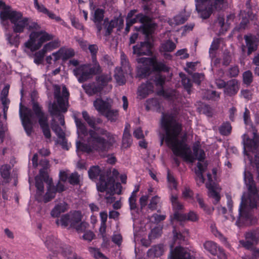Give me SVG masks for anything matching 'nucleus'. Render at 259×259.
Wrapping results in <instances>:
<instances>
[{
    "mask_svg": "<svg viewBox=\"0 0 259 259\" xmlns=\"http://www.w3.org/2000/svg\"><path fill=\"white\" fill-rule=\"evenodd\" d=\"M149 253L150 255H153L155 257H159L162 255V247L160 245L153 246L151 248Z\"/></svg>",
    "mask_w": 259,
    "mask_h": 259,
    "instance_id": "obj_52",
    "label": "nucleus"
},
{
    "mask_svg": "<svg viewBox=\"0 0 259 259\" xmlns=\"http://www.w3.org/2000/svg\"><path fill=\"white\" fill-rule=\"evenodd\" d=\"M0 18L3 25L7 24L8 20H10L13 24V30L15 33H22L24 28L28 24V19L23 17L22 14L18 11H13L12 9L0 1Z\"/></svg>",
    "mask_w": 259,
    "mask_h": 259,
    "instance_id": "obj_4",
    "label": "nucleus"
},
{
    "mask_svg": "<svg viewBox=\"0 0 259 259\" xmlns=\"http://www.w3.org/2000/svg\"><path fill=\"white\" fill-rule=\"evenodd\" d=\"M120 63L121 67H117L115 70L114 77L117 82L119 85H122L125 82L124 74L131 72L129 62L125 55L123 52H121L120 55Z\"/></svg>",
    "mask_w": 259,
    "mask_h": 259,
    "instance_id": "obj_12",
    "label": "nucleus"
},
{
    "mask_svg": "<svg viewBox=\"0 0 259 259\" xmlns=\"http://www.w3.org/2000/svg\"><path fill=\"white\" fill-rule=\"evenodd\" d=\"M136 12V10H132L128 13L126 18L127 25H130L131 26L134 23L139 22L142 23V25L139 28L138 30L142 31L144 34L148 35L150 33V30L146 29L144 26V24L149 22V18L140 13L137 15L135 18H132Z\"/></svg>",
    "mask_w": 259,
    "mask_h": 259,
    "instance_id": "obj_14",
    "label": "nucleus"
},
{
    "mask_svg": "<svg viewBox=\"0 0 259 259\" xmlns=\"http://www.w3.org/2000/svg\"><path fill=\"white\" fill-rule=\"evenodd\" d=\"M207 176L208 182L206 183V186L208 189V196L214 199L213 203L214 204H217L219 202L221 198L220 195V189L213 182L211 174H208Z\"/></svg>",
    "mask_w": 259,
    "mask_h": 259,
    "instance_id": "obj_17",
    "label": "nucleus"
},
{
    "mask_svg": "<svg viewBox=\"0 0 259 259\" xmlns=\"http://www.w3.org/2000/svg\"><path fill=\"white\" fill-rule=\"evenodd\" d=\"M251 251V255H245L242 257V259H257L259 258V249L256 247H253L252 246L250 249Z\"/></svg>",
    "mask_w": 259,
    "mask_h": 259,
    "instance_id": "obj_45",
    "label": "nucleus"
},
{
    "mask_svg": "<svg viewBox=\"0 0 259 259\" xmlns=\"http://www.w3.org/2000/svg\"><path fill=\"white\" fill-rule=\"evenodd\" d=\"M239 88L238 81L235 79H231L227 82L225 93L229 96H232L238 92Z\"/></svg>",
    "mask_w": 259,
    "mask_h": 259,
    "instance_id": "obj_26",
    "label": "nucleus"
},
{
    "mask_svg": "<svg viewBox=\"0 0 259 259\" xmlns=\"http://www.w3.org/2000/svg\"><path fill=\"white\" fill-rule=\"evenodd\" d=\"M244 39L246 46H243L242 50L244 52V48H247V55H250L252 52L255 51L258 47V40L256 36L252 35H245Z\"/></svg>",
    "mask_w": 259,
    "mask_h": 259,
    "instance_id": "obj_18",
    "label": "nucleus"
},
{
    "mask_svg": "<svg viewBox=\"0 0 259 259\" xmlns=\"http://www.w3.org/2000/svg\"><path fill=\"white\" fill-rule=\"evenodd\" d=\"M101 170L98 166H93L88 171L89 177L91 179L96 180L100 175Z\"/></svg>",
    "mask_w": 259,
    "mask_h": 259,
    "instance_id": "obj_42",
    "label": "nucleus"
},
{
    "mask_svg": "<svg viewBox=\"0 0 259 259\" xmlns=\"http://www.w3.org/2000/svg\"><path fill=\"white\" fill-rule=\"evenodd\" d=\"M53 39V35L44 30L33 31L29 34V39L24 46L31 51L34 52L40 48L46 41Z\"/></svg>",
    "mask_w": 259,
    "mask_h": 259,
    "instance_id": "obj_9",
    "label": "nucleus"
},
{
    "mask_svg": "<svg viewBox=\"0 0 259 259\" xmlns=\"http://www.w3.org/2000/svg\"><path fill=\"white\" fill-rule=\"evenodd\" d=\"M204 98L208 100H216L220 98V95L215 91H207V96H204Z\"/></svg>",
    "mask_w": 259,
    "mask_h": 259,
    "instance_id": "obj_57",
    "label": "nucleus"
},
{
    "mask_svg": "<svg viewBox=\"0 0 259 259\" xmlns=\"http://www.w3.org/2000/svg\"><path fill=\"white\" fill-rule=\"evenodd\" d=\"M170 200L172 208L175 211L174 214L176 212L179 213V211L183 208V205L179 202L177 195H172L170 198Z\"/></svg>",
    "mask_w": 259,
    "mask_h": 259,
    "instance_id": "obj_37",
    "label": "nucleus"
},
{
    "mask_svg": "<svg viewBox=\"0 0 259 259\" xmlns=\"http://www.w3.org/2000/svg\"><path fill=\"white\" fill-rule=\"evenodd\" d=\"M114 180L112 178L108 179L105 181L102 176H100L99 181L97 183V188L99 191L103 192L107 189L112 191L114 188Z\"/></svg>",
    "mask_w": 259,
    "mask_h": 259,
    "instance_id": "obj_23",
    "label": "nucleus"
},
{
    "mask_svg": "<svg viewBox=\"0 0 259 259\" xmlns=\"http://www.w3.org/2000/svg\"><path fill=\"white\" fill-rule=\"evenodd\" d=\"M68 209V204L62 201L55 206L51 212V215L53 218H58L61 213L65 212Z\"/></svg>",
    "mask_w": 259,
    "mask_h": 259,
    "instance_id": "obj_29",
    "label": "nucleus"
},
{
    "mask_svg": "<svg viewBox=\"0 0 259 259\" xmlns=\"http://www.w3.org/2000/svg\"><path fill=\"white\" fill-rule=\"evenodd\" d=\"M176 47L175 44L171 40H167L163 44V52H171L174 51Z\"/></svg>",
    "mask_w": 259,
    "mask_h": 259,
    "instance_id": "obj_53",
    "label": "nucleus"
},
{
    "mask_svg": "<svg viewBox=\"0 0 259 259\" xmlns=\"http://www.w3.org/2000/svg\"><path fill=\"white\" fill-rule=\"evenodd\" d=\"M224 0H195L196 9L200 17L206 19L209 17L213 9L222 8Z\"/></svg>",
    "mask_w": 259,
    "mask_h": 259,
    "instance_id": "obj_10",
    "label": "nucleus"
},
{
    "mask_svg": "<svg viewBox=\"0 0 259 259\" xmlns=\"http://www.w3.org/2000/svg\"><path fill=\"white\" fill-rule=\"evenodd\" d=\"M181 77L182 78V83L184 88L187 90L188 93L190 94V88L191 87L192 84L191 80L189 78L187 77L186 75L184 74H180Z\"/></svg>",
    "mask_w": 259,
    "mask_h": 259,
    "instance_id": "obj_47",
    "label": "nucleus"
},
{
    "mask_svg": "<svg viewBox=\"0 0 259 259\" xmlns=\"http://www.w3.org/2000/svg\"><path fill=\"white\" fill-rule=\"evenodd\" d=\"M197 170L195 171L196 175V180L197 184L198 185H200L203 184L204 181L203 172L206 167V165L205 163H202L201 162H198L197 164Z\"/></svg>",
    "mask_w": 259,
    "mask_h": 259,
    "instance_id": "obj_30",
    "label": "nucleus"
},
{
    "mask_svg": "<svg viewBox=\"0 0 259 259\" xmlns=\"http://www.w3.org/2000/svg\"><path fill=\"white\" fill-rule=\"evenodd\" d=\"M245 240L239 241L240 244L247 249H250L253 245L259 241V229L250 230L244 234Z\"/></svg>",
    "mask_w": 259,
    "mask_h": 259,
    "instance_id": "obj_16",
    "label": "nucleus"
},
{
    "mask_svg": "<svg viewBox=\"0 0 259 259\" xmlns=\"http://www.w3.org/2000/svg\"><path fill=\"white\" fill-rule=\"evenodd\" d=\"M46 53L42 49L34 54V62L37 64H41L43 61L44 56Z\"/></svg>",
    "mask_w": 259,
    "mask_h": 259,
    "instance_id": "obj_48",
    "label": "nucleus"
},
{
    "mask_svg": "<svg viewBox=\"0 0 259 259\" xmlns=\"http://www.w3.org/2000/svg\"><path fill=\"white\" fill-rule=\"evenodd\" d=\"M163 130L166 132V142L171 148L174 154L181 157L184 160L193 162L195 159L201 161L204 159L205 154L204 151L199 148L198 145L193 147V155L191 149L183 141L178 139L181 127L173 116L167 119L166 115L163 114Z\"/></svg>",
    "mask_w": 259,
    "mask_h": 259,
    "instance_id": "obj_2",
    "label": "nucleus"
},
{
    "mask_svg": "<svg viewBox=\"0 0 259 259\" xmlns=\"http://www.w3.org/2000/svg\"><path fill=\"white\" fill-rule=\"evenodd\" d=\"M167 179L169 187L170 189H176L177 187V183L174 176L170 173L169 170H167Z\"/></svg>",
    "mask_w": 259,
    "mask_h": 259,
    "instance_id": "obj_49",
    "label": "nucleus"
},
{
    "mask_svg": "<svg viewBox=\"0 0 259 259\" xmlns=\"http://www.w3.org/2000/svg\"><path fill=\"white\" fill-rule=\"evenodd\" d=\"M170 259H194L190 255L187 249L180 247H176L170 253Z\"/></svg>",
    "mask_w": 259,
    "mask_h": 259,
    "instance_id": "obj_22",
    "label": "nucleus"
},
{
    "mask_svg": "<svg viewBox=\"0 0 259 259\" xmlns=\"http://www.w3.org/2000/svg\"><path fill=\"white\" fill-rule=\"evenodd\" d=\"M105 116L108 120L111 121H115L118 117V113L117 110L111 109L110 108L107 109V111L103 114Z\"/></svg>",
    "mask_w": 259,
    "mask_h": 259,
    "instance_id": "obj_39",
    "label": "nucleus"
},
{
    "mask_svg": "<svg viewBox=\"0 0 259 259\" xmlns=\"http://www.w3.org/2000/svg\"><path fill=\"white\" fill-rule=\"evenodd\" d=\"M80 176L76 172L72 173L69 177V181L71 184L76 185L79 182Z\"/></svg>",
    "mask_w": 259,
    "mask_h": 259,
    "instance_id": "obj_61",
    "label": "nucleus"
},
{
    "mask_svg": "<svg viewBox=\"0 0 259 259\" xmlns=\"http://www.w3.org/2000/svg\"><path fill=\"white\" fill-rule=\"evenodd\" d=\"M163 83L164 81H168L172 75L171 68L163 63Z\"/></svg>",
    "mask_w": 259,
    "mask_h": 259,
    "instance_id": "obj_44",
    "label": "nucleus"
},
{
    "mask_svg": "<svg viewBox=\"0 0 259 259\" xmlns=\"http://www.w3.org/2000/svg\"><path fill=\"white\" fill-rule=\"evenodd\" d=\"M52 130L54 131L56 134L57 135L58 138L63 137L65 136V133L63 129H62L58 125L55 123L52 124Z\"/></svg>",
    "mask_w": 259,
    "mask_h": 259,
    "instance_id": "obj_55",
    "label": "nucleus"
},
{
    "mask_svg": "<svg viewBox=\"0 0 259 259\" xmlns=\"http://www.w3.org/2000/svg\"><path fill=\"white\" fill-rule=\"evenodd\" d=\"M174 218L179 221H196L198 220L197 214L194 211H191L188 214H182L176 212L174 214Z\"/></svg>",
    "mask_w": 259,
    "mask_h": 259,
    "instance_id": "obj_27",
    "label": "nucleus"
},
{
    "mask_svg": "<svg viewBox=\"0 0 259 259\" xmlns=\"http://www.w3.org/2000/svg\"><path fill=\"white\" fill-rule=\"evenodd\" d=\"M203 247L207 251L213 255L217 254L220 248L216 243L212 241H205L203 244Z\"/></svg>",
    "mask_w": 259,
    "mask_h": 259,
    "instance_id": "obj_32",
    "label": "nucleus"
},
{
    "mask_svg": "<svg viewBox=\"0 0 259 259\" xmlns=\"http://www.w3.org/2000/svg\"><path fill=\"white\" fill-rule=\"evenodd\" d=\"M57 143V144L60 145L62 148L66 150H68L69 144L67 143L66 139H65V136L63 137L59 138Z\"/></svg>",
    "mask_w": 259,
    "mask_h": 259,
    "instance_id": "obj_63",
    "label": "nucleus"
},
{
    "mask_svg": "<svg viewBox=\"0 0 259 259\" xmlns=\"http://www.w3.org/2000/svg\"><path fill=\"white\" fill-rule=\"evenodd\" d=\"M101 219V228H103L104 230L106 228V223L107 220L108 215L106 211L101 212L100 213Z\"/></svg>",
    "mask_w": 259,
    "mask_h": 259,
    "instance_id": "obj_64",
    "label": "nucleus"
},
{
    "mask_svg": "<svg viewBox=\"0 0 259 259\" xmlns=\"http://www.w3.org/2000/svg\"><path fill=\"white\" fill-rule=\"evenodd\" d=\"M6 39L11 46L18 47L20 44V37L19 34H14L9 32L5 33Z\"/></svg>",
    "mask_w": 259,
    "mask_h": 259,
    "instance_id": "obj_33",
    "label": "nucleus"
},
{
    "mask_svg": "<svg viewBox=\"0 0 259 259\" xmlns=\"http://www.w3.org/2000/svg\"><path fill=\"white\" fill-rule=\"evenodd\" d=\"M32 109L38 119V123L45 137L50 138L51 135L48 121V115L42 111L41 107L37 103H33Z\"/></svg>",
    "mask_w": 259,
    "mask_h": 259,
    "instance_id": "obj_11",
    "label": "nucleus"
},
{
    "mask_svg": "<svg viewBox=\"0 0 259 259\" xmlns=\"http://www.w3.org/2000/svg\"><path fill=\"white\" fill-rule=\"evenodd\" d=\"M104 11L102 9H96L94 13L93 20L96 25L98 32L102 29V22L104 18Z\"/></svg>",
    "mask_w": 259,
    "mask_h": 259,
    "instance_id": "obj_28",
    "label": "nucleus"
},
{
    "mask_svg": "<svg viewBox=\"0 0 259 259\" xmlns=\"http://www.w3.org/2000/svg\"><path fill=\"white\" fill-rule=\"evenodd\" d=\"M34 5L35 9L38 12L47 15L50 19H55L56 21H61L59 16H57L54 13L50 11L44 5L39 4L37 0H33Z\"/></svg>",
    "mask_w": 259,
    "mask_h": 259,
    "instance_id": "obj_24",
    "label": "nucleus"
},
{
    "mask_svg": "<svg viewBox=\"0 0 259 259\" xmlns=\"http://www.w3.org/2000/svg\"><path fill=\"white\" fill-rule=\"evenodd\" d=\"M56 192L55 191V187L54 186L49 185L48 187L47 192L45 195L43 200L45 202L50 201L55 196Z\"/></svg>",
    "mask_w": 259,
    "mask_h": 259,
    "instance_id": "obj_36",
    "label": "nucleus"
},
{
    "mask_svg": "<svg viewBox=\"0 0 259 259\" xmlns=\"http://www.w3.org/2000/svg\"><path fill=\"white\" fill-rule=\"evenodd\" d=\"M151 45L148 42H141L133 46V53L137 56L149 55L151 54Z\"/></svg>",
    "mask_w": 259,
    "mask_h": 259,
    "instance_id": "obj_19",
    "label": "nucleus"
},
{
    "mask_svg": "<svg viewBox=\"0 0 259 259\" xmlns=\"http://www.w3.org/2000/svg\"><path fill=\"white\" fill-rule=\"evenodd\" d=\"M1 172L2 177L7 181L10 176L9 167L7 165L2 166L1 168Z\"/></svg>",
    "mask_w": 259,
    "mask_h": 259,
    "instance_id": "obj_60",
    "label": "nucleus"
},
{
    "mask_svg": "<svg viewBox=\"0 0 259 259\" xmlns=\"http://www.w3.org/2000/svg\"><path fill=\"white\" fill-rule=\"evenodd\" d=\"M44 242L48 249L55 252H60V250L59 241L53 235L50 234L46 237L43 236Z\"/></svg>",
    "mask_w": 259,
    "mask_h": 259,
    "instance_id": "obj_20",
    "label": "nucleus"
},
{
    "mask_svg": "<svg viewBox=\"0 0 259 259\" xmlns=\"http://www.w3.org/2000/svg\"><path fill=\"white\" fill-rule=\"evenodd\" d=\"M81 218V212L75 211L63 215L60 219L56 220V223L58 225H60L64 228L70 225L77 231H83L89 225L85 222H82Z\"/></svg>",
    "mask_w": 259,
    "mask_h": 259,
    "instance_id": "obj_7",
    "label": "nucleus"
},
{
    "mask_svg": "<svg viewBox=\"0 0 259 259\" xmlns=\"http://www.w3.org/2000/svg\"><path fill=\"white\" fill-rule=\"evenodd\" d=\"M232 130L231 124L229 122L223 123L219 127V131L221 135L224 136L229 135Z\"/></svg>",
    "mask_w": 259,
    "mask_h": 259,
    "instance_id": "obj_43",
    "label": "nucleus"
},
{
    "mask_svg": "<svg viewBox=\"0 0 259 259\" xmlns=\"http://www.w3.org/2000/svg\"><path fill=\"white\" fill-rule=\"evenodd\" d=\"M160 200V197H159L155 196L152 197L149 204V208L152 210L156 209L157 204L159 202Z\"/></svg>",
    "mask_w": 259,
    "mask_h": 259,
    "instance_id": "obj_58",
    "label": "nucleus"
},
{
    "mask_svg": "<svg viewBox=\"0 0 259 259\" xmlns=\"http://www.w3.org/2000/svg\"><path fill=\"white\" fill-rule=\"evenodd\" d=\"M92 54V61H95L96 59V53H97L98 48L96 45H89L88 48Z\"/></svg>",
    "mask_w": 259,
    "mask_h": 259,
    "instance_id": "obj_56",
    "label": "nucleus"
},
{
    "mask_svg": "<svg viewBox=\"0 0 259 259\" xmlns=\"http://www.w3.org/2000/svg\"><path fill=\"white\" fill-rule=\"evenodd\" d=\"M182 196L186 200L193 199V192L189 187H185L182 191Z\"/></svg>",
    "mask_w": 259,
    "mask_h": 259,
    "instance_id": "obj_51",
    "label": "nucleus"
},
{
    "mask_svg": "<svg viewBox=\"0 0 259 259\" xmlns=\"http://www.w3.org/2000/svg\"><path fill=\"white\" fill-rule=\"evenodd\" d=\"M74 55V51L70 48H61L57 52L52 53L54 61L59 59L66 60Z\"/></svg>",
    "mask_w": 259,
    "mask_h": 259,
    "instance_id": "obj_21",
    "label": "nucleus"
},
{
    "mask_svg": "<svg viewBox=\"0 0 259 259\" xmlns=\"http://www.w3.org/2000/svg\"><path fill=\"white\" fill-rule=\"evenodd\" d=\"M42 162L44 163L45 166L43 169L40 170L39 175L37 176L35 178V187L36 188V197L38 200H41L40 197L44 193V187L43 181H45L48 177L46 169L48 166L49 162L45 159L42 161Z\"/></svg>",
    "mask_w": 259,
    "mask_h": 259,
    "instance_id": "obj_15",
    "label": "nucleus"
},
{
    "mask_svg": "<svg viewBox=\"0 0 259 259\" xmlns=\"http://www.w3.org/2000/svg\"><path fill=\"white\" fill-rule=\"evenodd\" d=\"M111 76L110 74H102L99 76L97 81L99 84V87H101V89L106 85H107L108 83L111 80Z\"/></svg>",
    "mask_w": 259,
    "mask_h": 259,
    "instance_id": "obj_38",
    "label": "nucleus"
},
{
    "mask_svg": "<svg viewBox=\"0 0 259 259\" xmlns=\"http://www.w3.org/2000/svg\"><path fill=\"white\" fill-rule=\"evenodd\" d=\"M139 62L144 63V65H153L154 72L158 75V80H157L156 77L154 79V83L157 89V95L154 98L146 101V109L147 111L153 110L160 112L162 102V64L158 61L156 57H142Z\"/></svg>",
    "mask_w": 259,
    "mask_h": 259,
    "instance_id": "obj_3",
    "label": "nucleus"
},
{
    "mask_svg": "<svg viewBox=\"0 0 259 259\" xmlns=\"http://www.w3.org/2000/svg\"><path fill=\"white\" fill-rule=\"evenodd\" d=\"M82 117L88 125L93 128L88 132L87 127L80 119L75 117V122L77 127V133L81 139L85 138V143L77 142V152L79 151L88 153L96 151H104L110 149L116 142L117 137L107 130L95 127L98 120L94 116H91L86 111L82 112Z\"/></svg>",
    "mask_w": 259,
    "mask_h": 259,
    "instance_id": "obj_1",
    "label": "nucleus"
},
{
    "mask_svg": "<svg viewBox=\"0 0 259 259\" xmlns=\"http://www.w3.org/2000/svg\"><path fill=\"white\" fill-rule=\"evenodd\" d=\"M87 94L92 96L99 92L101 90V87L97 85L95 83H90L89 84H83L82 85Z\"/></svg>",
    "mask_w": 259,
    "mask_h": 259,
    "instance_id": "obj_34",
    "label": "nucleus"
},
{
    "mask_svg": "<svg viewBox=\"0 0 259 259\" xmlns=\"http://www.w3.org/2000/svg\"><path fill=\"white\" fill-rule=\"evenodd\" d=\"M88 250L90 253L96 258V259H108L106 256H105L102 252H100L99 249L95 247H90Z\"/></svg>",
    "mask_w": 259,
    "mask_h": 259,
    "instance_id": "obj_41",
    "label": "nucleus"
},
{
    "mask_svg": "<svg viewBox=\"0 0 259 259\" xmlns=\"http://www.w3.org/2000/svg\"><path fill=\"white\" fill-rule=\"evenodd\" d=\"M92 62V64H82L73 69V74L79 82H83L90 78L92 75L101 72V67L97 59Z\"/></svg>",
    "mask_w": 259,
    "mask_h": 259,
    "instance_id": "obj_8",
    "label": "nucleus"
},
{
    "mask_svg": "<svg viewBox=\"0 0 259 259\" xmlns=\"http://www.w3.org/2000/svg\"><path fill=\"white\" fill-rule=\"evenodd\" d=\"M196 199L198 201L200 207L202 208L206 212L208 213H210L212 212L213 208H207L206 206L204 203L203 200L202 198L199 195L197 194L196 196Z\"/></svg>",
    "mask_w": 259,
    "mask_h": 259,
    "instance_id": "obj_50",
    "label": "nucleus"
},
{
    "mask_svg": "<svg viewBox=\"0 0 259 259\" xmlns=\"http://www.w3.org/2000/svg\"><path fill=\"white\" fill-rule=\"evenodd\" d=\"M187 20V18L183 14H181L177 15L172 18L168 19L167 21L170 26L175 27L177 25L184 23Z\"/></svg>",
    "mask_w": 259,
    "mask_h": 259,
    "instance_id": "obj_31",
    "label": "nucleus"
},
{
    "mask_svg": "<svg viewBox=\"0 0 259 259\" xmlns=\"http://www.w3.org/2000/svg\"><path fill=\"white\" fill-rule=\"evenodd\" d=\"M176 55L180 57L181 59H185L189 57V55L187 53V50L186 49H183L180 50H178L176 53Z\"/></svg>",
    "mask_w": 259,
    "mask_h": 259,
    "instance_id": "obj_62",
    "label": "nucleus"
},
{
    "mask_svg": "<svg viewBox=\"0 0 259 259\" xmlns=\"http://www.w3.org/2000/svg\"><path fill=\"white\" fill-rule=\"evenodd\" d=\"M119 21L121 24H123V20H118V19H114L110 21V22L108 21V19H105L104 21L103 24L105 25V28L107 30V34L109 35L112 30V29L117 24L118 21Z\"/></svg>",
    "mask_w": 259,
    "mask_h": 259,
    "instance_id": "obj_35",
    "label": "nucleus"
},
{
    "mask_svg": "<svg viewBox=\"0 0 259 259\" xmlns=\"http://www.w3.org/2000/svg\"><path fill=\"white\" fill-rule=\"evenodd\" d=\"M60 45V42L58 40H54L45 45L42 49L47 53L58 48Z\"/></svg>",
    "mask_w": 259,
    "mask_h": 259,
    "instance_id": "obj_40",
    "label": "nucleus"
},
{
    "mask_svg": "<svg viewBox=\"0 0 259 259\" xmlns=\"http://www.w3.org/2000/svg\"><path fill=\"white\" fill-rule=\"evenodd\" d=\"M19 114L22 123L27 135H31L32 131L33 114L30 109L23 107L20 104Z\"/></svg>",
    "mask_w": 259,
    "mask_h": 259,
    "instance_id": "obj_13",
    "label": "nucleus"
},
{
    "mask_svg": "<svg viewBox=\"0 0 259 259\" xmlns=\"http://www.w3.org/2000/svg\"><path fill=\"white\" fill-rule=\"evenodd\" d=\"M211 231L212 233L216 237H218L222 241H226V238L218 231L214 225L210 226Z\"/></svg>",
    "mask_w": 259,
    "mask_h": 259,
    "instance_id": "obj_59",
    "label": "nucleus"
},
{
    "mask_svg": "<svg viewBox=\"0 0 259 259\" xmlns=\"http://www.w3.org/2000/svg\"><path fill=\"white\" fill-rule=\"evenodd\" d=\"M132 143V139L130 134L126 133L123 135L122 147L123 148H127L129 147Z\"/></svg>",
    "mask_w": 259,
    "mask_h": 259,
    "instance_id": "obj_46",
    "label": "nucleus"
},
{
    "mask_svg": "<svg viewBox=\"0 0 259 259\" xmlns=\"http://www.w3.org/2000/svg\"><path fill=\"white\" fill-rule=\"evenodd\" d=\"M94 106L95 109L102 115H103L107 109L111 107V103L109 101H103L100 99H97L94 102Z\"/></svg>",
    "mask_w": 259,
    "mask_h": 259,
    "instance_id": "obj_25",
    "label": "nucleus"
},
{
    "mask_svg": "<svg viewBox=\"0 0 259 259\" xmlns=\"http://www.w3.org/2000/svg\"><path fill=\"white\" fill-rule=\"evenodd\" d=\"M69 93L67 88L63 86L62 90L58 85L54 87V96L57 102V105L54 103L49 107V111L53 117V121L55 120V118H58L60 123L64 125L65 121L64 116L61 114L62 112H65L67 110L68 106V98Z\"/></svg>",
    "mask_w": 259,
    "mask_h": 259,
    "instance_id": "obj_5",
    "label": "nucleus"
},
{
    "mask_svg": "<svg viewBox=\"0 0 259 259\" xmlns=\"http://www.w3.org/2000/svg\"><path fill=\"white\" fill-rule=\"evenodd\" d=\"M141 58H140L137 60L139 64L138 66V75L141 77L151 75L152 78L151 82L143 83L139 87L137 92V97L141 100L145 99L154 91H157V87L154 83V79L156 77L157 80H158V75L154 72L153 65H151V64L146 65H144V63L139 62V60Z\"/></svg>",
    "mask_w": 259,
    "mask_h": 259,
    "instance_id": "obj_6",
    "label": "nucleus"
},
{
    "mask_svg": "<svg viewBox=\"0 0 259 259\" xmlns=\"http://www.w3.org/2000/svg\"><path fill=\"white\" fill-rule=\"evenodd\" d=\"M243 82L248 85L252 81V74L250 71H246L243 74Z\"/></svg>",
    "mask_w": 259,
    "mask_h": 259,
    "instance_id": "obj_54",
    "label": "nucleus"
}]
</instances>
